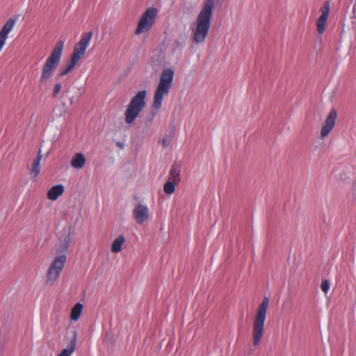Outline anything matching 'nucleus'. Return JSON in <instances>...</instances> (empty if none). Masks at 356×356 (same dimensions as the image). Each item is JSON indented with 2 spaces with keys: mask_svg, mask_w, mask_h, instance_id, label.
Instances as JSON below:
<instances>
[{
  "mask_svg": "<svg viewBox=\"0 0 356 356\" xmlns=\"http://www.w3.org/2000/svg\"><path fill=\"white\" fill-rule=\"evenodd\" d=\"M60 90H61V85L60 83L56 84L54 86V88L53 95L54 97L56 96L60 92Z\"/></svg>",
  "mask_w": 356,
  "mask_h": 356,
  "instance_id": "31",
  "label": "nucleus"
},
{
  "mask_svg": "<svg viewBox=\"0 0 356 356\" xmlns=\"http://www.w3.org/2000/svg\"><path fill=\"white\" fill-rule=\"evenodd\" d=\"M76 63H76L75 61H74L73 60H72V59L70 58V60H69V62L67 63L65 68H64V69L61 71L60 74H61L62 76L67 74L69 72H70V71L74 68V67L75 66V65H76Z\"/></svg>",
  "mask_w": 356,
  "mask_h": 356,
  "instance_id": "24",
  "label": "nucleus"
},
{
  "mask_svg": "<svg viewBox=\"0 0 356 356\" xmlns=\"http://www.w3.org/2000/svg\"><path fill=\"white\" fill-rule=\"evenodd\" d=\"M42 159V154L39 150L37 157L33 160L30 170L31 175L33 177H37L40 173V161Z\"/></svg>",
  "mask_w": 356,
  "mask_h": 356,
  "instance_id": "14",
  "label": "nucleus"
},
{
  "mask_svg": "<svg viewBox=\"0 0 356 356\" xmlns=\"http://www.w3.org/2000/svg\"><path fill=\"white\" fill-rule=\"evenodd\" d=\"M83 309V305L78 302L71 309L70 319L72 322H76L80 318Z\"/></svg>",
  "mask_w": 356,
  "mask_h": 356,
  "instance_id": "16",
  "label": "nucleus"
},
{
  "mask_svg": "<svg viewBox=\"0 0 356 356\" xmlns=\"http://www.w3.org/2000/svg\"><path fill=\"white\" fill-rule=\"evenodd\" d=\"M320 11L321 13L320 17H318L316 22H326L328 15L330 13V3L329 1H325L323 6L321 8Z\"/></svg>",
  "mask_w": 356,
  "mask_h": 356,
  "instance_id": "20",
  "label": "nucleus"
},
{
  "mask_svg": "<svg viewBox=\"0 0 356 356\" xmlns=\"http://www.w3.org/2000/svg\"><path fill=\"white\" fill-rule=\"evenodd\" d=\"M213 5L210 0H206L201 10L197 22H210Z\"/></svg>",
  "mask_w": 356,
  "mask_h": 356,
  "instance_id": "10",
  "label": "nucleus"
},
{
  "mask_svg": "<svg viewBox=\"0 0 356 356\" xmlns=\"http://www.w3.org/2000/svg\"><path fill=\"white\" fill-rule=\"evenodd\" d=\"M161 143L163 147H167L170 144V138L169 137H165L161 140Z\"/></svg>",
  "mask_w": 356,
  "mask_h": 356,
  "instance_id": "29",
  "label": "nucleus"
},
{
  "mask_svg": "<svg viewBox=\"0 0 356 356\" xmlns=\"http://www.w3.org/2000/svg\"><path fill=\"white\" fill-rule=\"evenodd\" d=\"M355 9L356 6L354 5L350 10H346V15L348 16L350 19H353L355 17Z\"/></svg>",
  "mask_w": 356,
  "mask_h": 356,
  "instance_id": "27",
  "label": "nucleus"
},
{
  "mask_svg": "<svg viewBox=\"0 0 356 356\" xmlns=\"http://www.w3.org/2000/svg\"><path fill=\"white\" fill-rule=\"evenodd\" d=\"M330 288V282L329 280H323L321 284V289L324 292L325 294H327Z\"/></svg>",
  "mask_w": 356,
  "mask_h": 356,
  "instance_id": "25",
  "label": "nucleus"
},
{
  "mask_svg": "<svg viewBox=\"0 0 356 356\" xmlns=\"http://www.w3.org/2000/svg\"><path fill=\"white\" fill-rule=\"evenodd\" d=\"M76 347V341L75 339H72L67 345V348H64L56 356H71Z\"/></svg>",
  "mask_w": 356,
  "mask_h": 356,
  "instance_id": "22",
  "label": "nucleus"
},
{
  "mask_svg": "<svg viewBox=\"0 0 356 356\" xmlns=\"http://www.w3.org/2000/svg\"><path fill=\"white\" fill-rule=\"evenodd\" d=\"M124 242V236L123 235H119L112 243L111 251L114 253L120 252L122 249V245Z\"/></svg>",
  "mask_w": 356,
  "mask_h": 356,
  "instance_id": "17",
  "label": "nucleus"
},
{
  "mask_svg": "<svg viewBox=\"0 0 356 356\" xmlns=\"http://www.w3.org/2000/svg\"><path fill=\"white\" fill-rule=\"evenodd\" d=\"M86 162V158L82 153L75 154L71 160V166L76 170H80L83 168Z\"/></svg>",
  "mask_w": 356,
  "mask_h": 356,
  "instance_id": "12",
  "label": "nucleus"
},
{
  "mask_svg": "<svg viewBox=\"0 0 356 356\" xmlns=\"http://www.w3.org/2000/svg\"><path fill=\"white\" fill-rule=\"evenodd\" d=\"M70 238L69 237H67L64 240L63 243L61 244L60 250L62 251H65L68 248V247L70 245Z\"/></svg>",
  "mask_w": 356,
  "mask_h": 356,
  "instance_id": "28",
  "label": "nucleus"
},
{
  "mask_svg": "<svg viewBox=\"0 0 356 356\" xmlns=\"http://www.w3.org/2000/svg\"><path fill=\"white\" fill-rule=\"evenodd\" d=\"M92 35L93 32L92 31L85 32L81 35V40L74 47L73 53L71 56L72 60L78 63L83 56Z\"/></svg>",
  "mask_w": 356,
  "mask_h": 356,
  "instance_id": "6",
  "label": "nucleus"
},
{
  "mask_svg": "<svg viewBox=\"0 0 356 356\" xmlns=\"http://www.w3.org/2000/svg\"><path fill=\"white\" fill-rule=\"evenodd\" d=\"M13 29V24H5L2 29L0 31V51L5 44L8 35Z\"/></svg>",
  "mask_w": 356,
  "mask_h": 356,
  "instance_id": "15",
  "label": "nucleus"
},
{
  "mask_svg": "<svg viewBox=\"0 0 356 356\" xmlns=\"http://www.w3.org/2000/svg\"><path fill=\"white\" fill-rule=\"evenodd\" d=\"M191 29L194 42L202 43L207 35L209 24H193Z\"/></svg>",
  "mask_w": 356,
  "mask_h": 356,
  "instance_id": "9",
  "label": "nucleus"
},
{
  "mask_svg": "<svg viewBox=\"0 0 356 356\" xmlns=\"http://www.w3.org/2000/svg\"><path fill=\"white\" fill-rule=\"evenodd\" d=\"M133 218L138 225L147 223L151 218V213L147 205L139 203L132 211Z\"/></svg>",
  "mask_w": 356,
  "mask_h": 356,
  "instance_id": "7",
  "label": "nucleus"
},
{
  "mask_svg": "<svg viewBox=\"0 0 356 356\" xmlns=\"http://www.w3.org/2000/svg\"><path fill=\"white\" fill-rule=\"evenodd\" d=\"M65 188L62 184L55 185L48 191L47 198L49 200L55 201L63 194Z\"/></svg>",
  "mask_w": 356,
  "mask_h": 356,
  "instance_id": "11",
  "label": "nucleus"
},
{
  "mask_svg": "<svg viewBox=\"0 0 356 356\" xmlns=\"http://www.w3.org/2000/svg\"><path fill=\"white\" fill-rule=\"evenodd\" d=\"M175 72L171 68L162 71L159 83L155 89L153 97L152 108L158 111L162 106L163 100L170 93L172 85Z\"/></svg>",
  "mask_w": 356,
  "mask_h": 356,
  "instance_id": "1",
  "label": "nucleus"
},
{
  "mask_svg": "<svg viewBox=\"0 0 356 356\" xmlns=\"http://www.w3.org/2000/svg\"><path fill=\"white\" fill-rule=\"evenodd\" d=\"M337 111L335 108H332L327 115L326 116L324 122L321 128L320 136L323 139L330 134L335 126L336 120L337 118Z\"/></svg>",
  "mask_w": 356,
  "mask_h": 356,
  "instance_id": "8",
  "label": "nucleus"
},
{
  "mask_svg": "<svg viewBox=\"0 0 356 356\" xmlns=\"http://www.w3.org/2000/svg\"><path fill=\"white\" fill-rule=\"evenodd\" d=\"M63 47L64 42L58 41L42 67L40 78V82L45 83L53 74L60 59Z\"/></svg>",
  "mask_w": 356,
  "mask_h": 356,
  "instance_id": "3",
  "label": "nucleus"
},
{
  "mask_svg": "<svg viewBox=\"0 0 356 356\" xmlns=\"http://www.w3.org/2000/svg\"><path fill=\"white\" fill-rule=\"evenodd\" d=\"M67 261V256L61 254L56 256L51 264L46 273L47 282L52 284L60 277L62 270Z\"/></svg>",
  "mask_w": 356,
  "mask_h": 356,
  "instance_id": "5",
  "label": "nucleus"
},
{
  "mask_svg": "<svg viewBox=\"0 0 356 356\" xmlns=\"http://www.w3.org/2000/svg\"><path fill=\"white\" fill-rule=\"evenodd\" d=\"M269 299L264 297L259 305L253 322L252 343L258 346L261 341L264 332V323L266 318Z\"/></svg>",
  "mask_w": 356,
  "mask_h": 356,
  "instance_id": "2",
  "label": "nucleus"
},
{
  "mask_svg": "<svg viewBox=\"0 0 356 356\" xmlns=\"http://www.w3.org/2000/svg\"><path fill=\"white\" fill-rule=\"evenodd\" d=\"M151 29L152 24H138L137 28L135 31V34L136 35L146 37Z\"/></svg>",
  "mask_w": 356,
  "mask_h": 356,
  "instance_id": "19",
  "label": "nucleus"
},
{
  "mask_svg": "<svg viewBox=\"0 0 356 356\" xmlns=\"http://www.w3.org/2000/svg\"><path fill=\"white\" fill-rule=\"evenodd\" d=\"M147 92L145 90L138 92L131 100L127 106L124 113L125 122L128 124H131L138 117L140 113L145 106V97Z\"/></svg>",
  "mask_w": 356,
  "mask_h": 356,
  "instance_id": "4",
  "label": "nucleus"
},
{
  "mask_svg": "<svg viewBox=\"0 0 356 356\" xmlns=\"http://www.w3.org/2000/svg\"><path fill=\"white\" fill-rule=\"evenodd\" d=\"M177 184L172 181H168L163 186L164 192L168 195L172 194L175 191V186Z\"/></svg>",
  "mask_w": 356,
  "mask_h": 356,
  "instance_id": "23",
  "label": "nucleus"
},
{
  "mask_svg": "<svg viewBox=\"0 0 356 356\" xmlns=\"http://www.w3.org/2000/svg\"><path fill=\"white\" fill-rule=\"evenodd\" d=\"M158 10L155 8H149L143 14L138 22H154Z\"/></svg>",
  "mask_w": 356,
  "mask_h": 356,
  "instance_id": "13",
  "label": "nucleus"
},
{
  "mask_svg": "<svg viewBox=\"0 0 356 356\" xmlns=\"http://www.w3.org/2000/svg\"><path fill=\"white\" fill-rule=\"evenodd\" d=\"M168 181L177 184L180 181V169L177 166H172L169 174Z\"/></svg>",
  "mask_w": 356,
  "mask_h": 356,
  "instance_id": "21",
  "label": "nucleus"
},
{
  "mask_svg": "<svg viewBox=\"0 0 356 356\" xmlns=\"http://www.w3.org/2000/svg\"><path fill=\"white\" fill-rule=\"evenodd\" d=\"M325 30V24H317V31L319 34H322Z\"/></svg>",
  "mask_w": 356,
  "mask_h": 356,
  "instance_id": "30",
  "label": "nucleus"
},
{
  "mask_svg": "<svg viewBox=\"0 0 356 356\" xmlns=\"http://www.w3.org/2000/svg\"><path fill=\"white\" fill-rule=\"evenodd\" d=\"M24 20H25L24 15L18 14V15H16L13 16V17H10V19H8L6 22H17L18 21L22 22Z\"/></svg>",
  "mask_w": 356,
  "mask_h": 356,
  "instance_id": "26",
  "label": "nucleus"
},
{
  "mask_svg": "<svg viewBox=\"0 0 356 356\" xmlns=\"http://www.w3.org/2000/svg\"><path fill=\"white\" fill-rule=\"evenodd\" d=\"M164 56L161 52H155L150 58V63L154 67L163 65Z\"/></svg>",
  "mask_w": 356,
  "mask_h": 356,
  "instance_id": "18",
  "label": "nucleus"
},
{
  "mask_svg": "<svg viewBox=\"0 0 356 356\" xmlns=\"http://www.w3.org/2000/svg\"><path fill=\"white\" fill-rule=\"evenodd\" d=\"M212 3V5L213 6V4L216 3H222L224 0H210Z\"/></svg>",
  "mask_w": 356,
  "mask_h": 356,
  "instance_id": "32",
  "label": "nucleus"
}]
</instances>
